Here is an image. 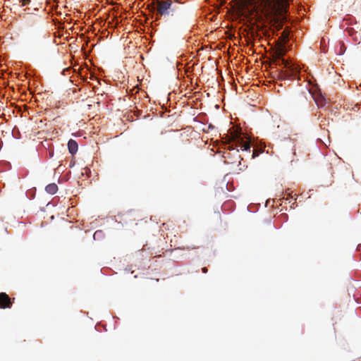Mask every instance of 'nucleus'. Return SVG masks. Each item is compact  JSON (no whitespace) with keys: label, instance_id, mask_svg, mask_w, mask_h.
<instances>
[{"label":"nucleus","instance_id":"obj_1","mask_svg":"<svg viewBox=\"0 0 361 361\" xmlns=\"http://www.w3.org/2000/svg\"><path fill=\"white\" fill-rule=\"evenodd\" d=\"M290 0H240L242 7L251 15L276 23L278 16L286 11Z\"/></svg>","mask_w":361,"mask_h":361},{"label":"nucleus","instance_id":"obj_2","mask_svg":"<svg viewBox=\"0 0 361 361\" xmlns=\"http://www.w3.org/2000/svg\"><path fill=\"white\" fill-rule=\"evenodd\" d=\"M284 50L281 49L278 53L277 63L283 67V70L279 73V78L283 80L295 79L299 75L300 68L298 65L289 62L284 58Z\"/></svg>","mask_w":361,"mask_h":361},{"label":"nucleus","instance_id":"obj_3","mask_svg":"<svg viewBox=\"0 0 361 361\" xmlns=\"http://www.w3.org/2000/svg\"><path fill=\"white\" fill-rule=\"evenodd\" d=\"M171 0H157L154 6L157 18L169 15L170 13V11H173V9H171Z\"/></svg>","mask_w":361,"mask_h":361},{"label":"nucleus","instance_id":"obj_4","mask_svg":"<svg viewBox=\"0 0 361 361\" xmlns=\"http://www.w3.org/2000/svg\"><path fill=\"white\" fill-rule=\"evenodd\" d=\"M12 302L8 295L5 293H0V308L10 307Z\"/></svg>","mask_w":361,"mask_h":361},{"label":"nucleus","instance_id":"obj_5","mask_svg":"<svg viewBox=\"0 0 361 361\" xmlns=\"http://www.w3.org/2000/svg\"><path fill=\"white\" fill-rule=\"evenodd\" d=\"M238 142L239 143V147L240 149L245 152H250L251 145L249 142H246L244 137H238Z\"/></svg>","mask_w":361,"mask_h":361},{"label":"nucleus","instance_id":"obj_6","mask_svg":"<svg viewBox=\"0 0 361 361\" xmlns=\"http://www.w3.org/2000/svg\"><path fill=\"white\" fill-rule=\"evenodd\" d=\"M78 145L75 140L71 139L68 142V149L72 155L75 154L78 151Z\"/></svg>","mask_w":361,"mask_h":361},{"label":"nucleus","instance_id":"obj_7","mask_svg":"<svg viewBox=\"0 0 361 361\" xmlns=\"http://www.w3.org/2000/svg\"><path fill=\"white\" fill-rule=\"evenodd\" d=\"M315 103L319 108H322L326 104V99L321 94L313 97Z\"/></svg>","mask_w":361,"mask_h":361},{"label":"nucleus","instance_id":"obj_8","mask_svg":"<svg viewBox=\"0 0 361 361\" xmlns=\"http://www.w3.org/2000/svg\"><path fill=\"white\" fill-rule=\"evenodd\" d=\"M45 190L50 195H54L58 190V186L56 183H49L46 186Z\"/></svg>","mask_w":361,"mask_h":361},{"label":"nucleus","instance_id":"obj_9","mask_svg":"<svg viewBox=\"0 0 361 361\" xmlns=\"http://www.w3.org/2000/svg\"><path fill=\"white\" fill-rule=\"evenodd\" d=\"M19 2L21 4L22 6H24L28 4L30 2V0H19Z\"/></svg>","mask_w":361,"mask_h":361},{"label":"nucleus","instance_id":"obj_10","mask_svg":"<svg viewBox=\"0 0 361 361\" xmlns=\"http://www.w3.org/2000/svg\"><path fill=\"white\" fill-rule=\"evenodd\" d=\"M102 231H97L94 233V238L95 239L97 237H100V235H102Z\"/></svg>","mask_w":361,"mask_h":361},{"label":"nucleus","instance_id":"obj_11","mask_svg":"<svg viewBox=\"0 0 361 361\" xmlns=\"http://www.w3.org/2000/svg\"><path fill=\"white\" fill-rule=\"evenodd\" d=\"M202 272H203V273H204V274H205V273H207V269L206 267H203V268L202 269Z\"/></svg>","mask_w":361,"mask_h":361},{"label":"nucleus","instance_id":"obj_12","mask_svg":"<svg viewBox=\"0 0 361 361\" xmlns=\"http://www.w3.org/2000/svg\"><path fill=\"white\" fill-rule=\"evenodd\" d=\"M177 3H179V4H182V0H174Z\"/></svg>","mask_w":361,"mask_h":361},{"label":"nucleus","instance_id":"obj_13","mask_svg":"<svg viewBox=\"0 0 361 361\" xmlns=\"http://www.w3.org/2000/svg\"><path fill=\"white\" fill-rule=\"evenodd\" d=\"M49 155H50V157H53V155H54V152H49Z\"/></svg>","mask_w":361,"mask_h":361},{"label":"nucleus","instance_id":"obj_14","mask_svg":"<svg viewBox=\"0 0 361 361\" xmlns=\"http://www.w3.org/2000/svg\"><path fill=\"white\" fill-rule=\"evenodd\" d=\"M256 156H257V155H256L255 153H253V154H252V159H254Z\"/></svg>","mask_w":361,"mask_h":361},{"label":"nucleus","instance_id":"obj_15","mask_svg":"<svg viewBox=\"0 0 361 361\" xmlns=\"http://www.w3.org/2000/svg\"><path fill=\"white\" fill-rule=\"evenodd\" d=\"M214 128L212 124H209V128Z\"/></svg>","mask_w":361,"mask_h":361},{"label":"nucleus","instance_id":"obj_16","mask_svg":"<svg viewBox=\"0 0 361 361\" xmlns=\"http://www.w3.org/2000/svg\"><path fill=\"white\" fill-rule=\"evenodd\" d=\"M227 189H228V190H231V189L228 188V185H227Z\"/></svg>","mask_w":361,"mask_h":361}]
</instances>
